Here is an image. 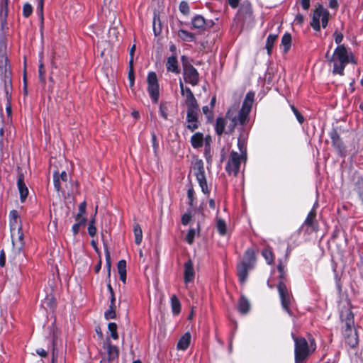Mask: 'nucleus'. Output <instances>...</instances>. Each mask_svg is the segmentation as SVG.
<instances>
[{
  "label": "nucleus",
  "instance_id": "nucleus-5",
  "mask_svg": "<svg viewBox=\"0 0 363 363\" xmlns=\"http://www.w3.org/2000/svg\"><path fill=\"white\" fill-rule=\"evenodd\" d=\"M292 337L295 342V362L303 363L309 355L308 342L302 337H296L294 335Z\"/></svg>",
  "mask_w": 363,
  "mask_h": 363
},
{
  "label": "nucleus",
  "instance_id": "nucleus-61",
  "mask_svg": "<svg viewBox=\"0 0 363 363\" xmlns=\"http://www.w3.org/2000/svg\"><path fill=\"white\" fill-rule=\"evenodd\" d=\"M334 37H335V41L337 44L340 43L343 39L342 34L340 33H337V32H335L334 33Z\"/></svg>",
  "mask_w": 363,
  "mask_h": 363
},
{
  "label": "nucleus",
  "instance_id": "nucleus-17",
  "mask_svg": "<svg viewBox=\"0 0 363 363\" xmlns=\"http://www.w3.org/2000/svg\"><path fill=\"white\" fill-rule=\"evenodd\" d=\"M18 189L20 193L21 201L24 202L28 194V189L24 182V176L23 174L18 175L17 182Z\"/></svg>",
  "mask_w": 363,
  "mask_h": 363
},
{
  "label": "nucleus",
  "instance_id": "nucleus-22",
  "mask_svg": "<svg viewBox=\"0 0 363 363\" xmlns=\"http://www.w3.org/2000/svg\"><path fill=\"white\" fill-rule=\"evenodd\" d=\"M316 211L313 208L308 213L304 225L309 227L312 230H317V222L315 220Z\"/></svg>",
  "mask_w": 363,
  "mask_h": 363
},
{
  "label": "nucleus",
  "instance_id": "nucleus-48",
  "mask_svg": "<svg viewBox=\"0 0 363 363\" xmlns=\"http://www.w3.org/2000/svg\"><path fill=\"white\" fill-rule=\"evenodd\" d=\"M291 42V35L289 33H285L281 39L282 45H289Z\"/></svg>",
  "mask_w": 363,
  "mask_h": 363
},
{
  "label": "nucleus",
  "instance_id": "nucleus-58",
  "mask_svg": "<svg viewBox=\"0 0 363 363\" xmlns=\"http://www.w3.org/2000/svg\"><path fill=\"white\" fill-rule=\"evenodd\" d=\"M277 38V35H269L266 45H273Z\"/></svg>",
  "mask_w": 363,
  "mask_h": 363
},
{
  "label": "nucleus",
  "instance_id": "nucleus-7",
  "mask_svg": "<svg viewBox=\"0 0 363 363\" xmlns=\"http://www.w3.org/2000/svg\"><path fill=\"white\" fill-rule=\"evenodd\" d=\"M193 169L202 191L205 194H208L209 191L206 179L203 161L201 160H196L193 164Z\"/></svg>",
  "mask_w": 363,
  "mask_h": 363
},
{
  "label": "nucleus",
  "instance_id": "nucleus-30",
  "mask_svg": "<svg viewBox=\"0 0 363 363\" xmlns=\"http://www.w3.org/2000/svg\"><path fill=\"white\" fill-rule=\"evenodd\" d=\"M250 303L248 300L242 296L238 303V310L241 313L245 314L247 313L250 310Z\"/></svg>",
  "mask_w": 363,
  "mask_h": 363
},
{
  "label": "nucleus",
  "instance_id": "nucleus-60",
  "mask_svg": "<svg viewBox=\"0 0 363 363\" xmlns=\"http://www.w3.org/2000/svg\"><path fill=\"white\" fill-rule=\"evenodd\" d=\"M88 233L91 237H94L96 235V228L95 227V225H89Z\"/></svg>",
  "mask_w": 363,
  "mask_h": 363
},
{
  "label": "nucleus",
  "instance_id": "nucleus-47",
  "mask_svg": "<svg viewBox=\"0 0 363 363\" xmlns=\"http://www.w3.org/2000/svg\"><path fill=\"white\" fill-rule=\"evenodd\" d=\"M106 266L108 268V276L110 277L111 275V256L110 253L108 250V249H106Z\"/></svg>",
  "mask_w": 363,
  "mask_h": 363
},
{
  "label": "nucleus",
  "instance_id": "nucleus-11",
  "mask_svg": "<svg viewBox=\"0 0 363 363\" xmlns=\"http://www.w3.org/2000/svg\"><path fill=\"white\" fill-rule=\"evenodd\" d=\"M147 90L155 103H157L160 96V88L155 72H150L147 75Z\"/></svg>",
  "mask_w": 363,
  "mask_h": 363
},
{
  "label": "nucleus",
  "instance_id": "nucleus-39",
  "mask_svg": "<svg viewBox=\"0 0 363 363\" xmlns=\"http://www.w3.org/2000/svg\"><path fill=\"white\" fill-rule=\"evenodd\" d=\"M43 4L44 0H38L37 12L38 13L41 23H43Z\"/></svg>",
  "mask_w": 363,
  "mask_h": 363
},
{
  "label": "nucleus",
  "instance_id": "nucleus-59",
  "mask_svg": "<svg viewBox=\"0 0 363 363\" xmlns=\"http://www.w3.org/2000/svg\"><path fill=\"white\" fill-rule=\"evenodd\" d=\"M186 128L190 130L191 132H194L196 129L199 128V122H191V123H188Z\"/></svg>",
  "mask_w": 363,
  "mask_h": 363
},
{
  "label": "nucleus",
  "instance_id": "nucleus-16",
  "mask_svg": "<svg viewBox=\"0 0 363 363\" xmlns=\"http://www.w3.org/2000/svg\"><path fill=\"white\" fill-rule=\"evenodd\" d=\"M0 70L4 74L9 72V59L6 47H0Z\"/></svg>",
  "mask_w": 363,
  "mask_h": 363
},
{
  "label": "nucleus",
  "instance_id": "nucleus-3",
  "mask_svg": "<svg viewBox=\"0 0 363 363\" xmlns=\"http://www.w3.org/2000/svg\"><path fill=\"white\" fill-rule=\"evenodd\" d=\"M9 0H1L0 2V45L12 43L10 29L7 22L9 14Z\"/></svg>",
  "mask_w": 363,
  "mask_h": 363
},
{
  "label": "nucleus",
  "instance_id": "nucleus-21",
  "mask_svg": "<svg viewBox=\"0 0 363 363\" xmlns=\"http://www.w3.org/2000/svg\"><path fill=\"white\" fill-rule=\"evenodd\" d=\"M187 107V115H186V121L188 123H191V122L198 121V113L199 111V106H186Z\"/></svg>",
  "mask_w": 363,
  "mask_h": 363
},
{
  "label": "nucleus",
  "instance_id": "nucleus-54",
  "mask_svg": "<svg viewBox=\"0 0 363 363\" xmlns=\"http://www.w3.org/2000/svg\"><path fill=\"white\" fill-rule=\"evenodd\" d=\"M332 141L334 145L337 146L338 148L341 147V141L336 133L332 136Z\"/></svg>",
  "mask_w": 363,
  "mask_h": 363
},
{
  "label": "nucleus",
  "instance_id": "nucleus-45",
  "mask_svg": "<svg viewBox=\"0 0 363 363\" xmlns=\"http://www.w3.org/2000/svg\"><path fill=\"white\" fill-rule=\"evenodd\" d=\"M118 274L126 273V262L123 259L120 260L118 262Z\"/></svg>",
  "mask_w": 363,
  "mask_h": 363
},
{
  "label": "nucleus",
  "instance_id": "nucleus-40",
  "mask_svg": "<svg viewBox=\"0 0 363 363\" xmlns=\"http://www.w3.org/2000/svg\"><path fill=\"white\" fill-rule=\"evenodd\" d=\"M33 13V7L29 3H26L23 6V16L28 18Z\"/></svg>",
  "mask_w": 363,
  "mask_h": 363
},
{
  "label": "nucleus",
  "instance_id": "nucleus-51",
  "mask_svg": "<svg viewBox=\"0 0 363 363\" xmlns=\"http://www.w3.org/2000/svg\"><path fill=\"white\" fill-rule=\"evenodd\" d=\"M160 112L164 119H167V108L164 104H161L160 106Z\"/></svg>",
  "mask_w": 363,
  "mask_h": 363
},
{
  "label": "nucleus",
  "instance_id": "nucleus-24",
  "mask_svg": "<svg viewBox=\"0 0 363 363\" xmlns=\"http://www.w3.org/2000/svg\"><path fill=\"white\" fill-rule=\"evenodd\" d=\"M191 342V335L189 333H186L179 340L177 343V349L181 350H186L189 346Z\"/></svg>",
  "mask_w": 363,
  "mask_h": 363
},
{
  "label": "nucleus",
  "instance_id": "nucleus-13",
  "mask_svg": "<svg viewBox=\"0 0 363 363\" xmlns=\"http://www.w3.org/2000/svg\"><path fill=\"white\" fill-rule=\"evenodd\" d=\"M184 79L186 83L196 86L199 82V74L192 65H186L183 69Z\"/></svg>",
  "mask_w": 363,
  "mask_h": 363
},
{
  "label": "nucleus",
  "instance_id": "nucleus-34",
  "mask_svg": "<svg viewBox=\"0 0 363 363\" xmlns=\"http://www.w3.org/2000/svg\"><path fill=\"white\" fill-rule=\"evenodd\" d=\"M216 228L218 233L221 235H225L226 234L227 226L225 222L221 218H217L216 220Z\"/></svg>",
  "mask_w": 363,
  "mask_h": 363
},
{
  "label": "nucleus",
  "instance_id": "nucleus-53",
  "mask_svg": "<svg viewBox=\"0 0 363 363\" xmlns=\"http://www.w3.org/2000/svg\"><path fill=\"white\" fill-rule=\"evenodd\" d=\"M6 111V113H7V122H9L11 120V113H12L11 101H7Z\"/></svg>",
  "mask_w": 363,
  "mask_h": 363
},
{
  "label": "nucleus",
  "instance_id": "nucleus-10",
  "mask_svg": "<svg viewBox=\"0 0 363 363\" xmlns=\"http://www.w3.org/2000/svg\"><path fill=\"white\" fill-rule=\"evenodd\" d=\"M242 158V155L235 151H232L230 153L229 159L225 167V169L229 174H233L235 177L238 175Z\"/></svg>",
  "mask_w": 363,
  "mask_h": 363
},
{
  "label": "nucleus",
  "instance_id": "nucleus-26",
  "mask_svg": "<svg viewBox=\"0 0 363 363\" xmlns=\"http://www.w3.org/2000/svg\"><path fill=\"white\" fill-rule=\"evenodd\" d=\"M192 26L195 29L205 30L207 27V23L203 16H196L192 19Z\"/></svg>",
  "mask_w": 363,
  "mask_h": 363
},
{
  "label": "nucleus",
  "instance_id": "nucleus-25",
  "mask_svg": "<svg viewBox=\"0 0 363 363\" xmlns=\"http://www.w3.org/2000/svg\"><path fill=\"white\" fill-rule=\"evenodd\" d=\"M9 73L10 72H9L8 73L4 74V90L7 101L11 100L12 85L11 80L9 77Z\"/></svg>",
  "mask_w": 363,
  "mask_h": 363
},
{
  "label": "nucleus",
  "instance_id": "nucleus-29",
  "mask_svg": "<svg viewBox=\"0 0 363 363\" xmlns=\"http://www.w3.org/2000/svg\"><path fill=\"white\" fill-rule=\"evenodd\" d=\"M252 10L250 2H244L240 9H239L238 14L242 16H250L252 15Z\"/></svg>",
  "mask_w": 363,
  "mask_h": 363
},
{
  "label": "nucleus",
  "instance_id": "nucleus-12",
  "mask_svg": "<svg viewBox=\"0 0 363 363\" xmlns=\"http://www.w3.org/2000/svg\"><path fill=\"white\" fill-rule=\"evenodd\" d=\"M11 233L13 244V252L15 256L20 255L25 245L24 235L22 230L18 228V230L11 232Z\"/></svg>",
  "mask_w": 363,
  "mask_h": 363
},
{
  "label": "nucleus",
  "instance_id": "nucleus-36",
  "mask_svg": "<svg viewBox=\"0 0 363 363\" xmlns=\"http://www.w3.org/2000/svg\"><path fill=\"white\" fill-rule=\"evenodd\" d=\"M108 328L111 332V336L113 339L117 340L118 335L117 333V325L115 323H110L108 325Z\"/></svg>",
  "mask_w": 363,
  "mask_h": 363
},
{
  "label": "nucleus",
  "instance_id": "nucleus-37",
  "mask_svg": "<svg viewBox=\"0 0 363 363\" xmlns=\"http://www.w3.org/2000/svg\"><path fill=\"white\" fill-rule=\"evenodd\" d=\"M11 232L18 230V228L22 230L21 219H11L10 220Z\"/></svg>",
  "mask_w": 363,
  "mask_h": 363
},
{
  "label": "nucleus",
  "instance_id": "nucleus-23",
  "mask_svg": "<svg viewBox=\"0 0 363 363\" xmlns=\"http://www.w3.org/2000/svg\"><path fill=\"white\" fill-rule=\"evenodd\" d=\"M185 104L186 106H194L199 105L197 101L192 93L191 90L189 87L185 88Z\"/></svg>",
  "mask_w": 363,
  "mask_h": 363
},
{
  "label": "nucleus",
  "instance_id": "nucleus-32",
  "mask_svg": "<svg viewBox=\"0 0 363 363\" xmlns=\"http://www.w3.org/2000/svg\"><path fill=\"white\" fill-rule=\"evenodd\" d=\"M135 242L137 245H140L143 240V231L139 224L136 223L133 228Z\"/></svg>",
  "mask_w": 363,
  "mask_h": 363
},
{
  "label": "nucleus",
  "instance_id": "nucleus-2",
  "mask_svg": "<svg viewBox=\"0 0 363 363\" xmlns=\"http://www.w3.org/2000/svg\"><path fill=\"white\" fill-rule=\"evenodd\" d=\"M341 320L345 323L344 335L346 343L350 347H354L358 344L357 332L353 330L354 315L350 308L342 310L340 313Z\"/></svg>",
  "mask_w": 363,
  "mask_h": 363
},
{
  "label": "nucleus",
  "instance_id": "nucleus-44",
  "mask_svg": "<svg viewBox=\"0 0 363 363\" xmlns=\"http://www.w3.org/2000/svg\"><path fill=\"white\" fill-rule=\"evenodd\" d=\"M38 72H39L40 81L41 82L44 83L45 82V70L44 68V65L42 62L39 65Z\"/></svg>",
  "mask_w": 363,
  "mask_h": 363
},
{
  "label": "nucleus",
  "instance_id": "nucleus-18",
  "mask_svg": "<svg viewBox=\"0 0 363 363\" xmlns=\"http://www.w3.org/2000/svg\"><path fill=\"white\" fill-rule=\"evenodd\" d=\"M194 277V270L193 268V262L191 259L184 264V282L186 284L193 281Z\"/></svg>",
  "mask_w": 363,
  "mask_h": 363
},
{
  "label": "nucleus",
  "instance_id": "nucleus-42",
  "mask_svg": "<svg viewBox=\"0 0 363 363\" xmlns=\"http://www.w3.org/2000/svg\"><path fill=\"white\" fill-rule=\"evenodd\" d=\"M86 203L83 201L79 206V213L77 214L75 219H79L86 213Z\"/></svg>",
  "mask_w": 363,
  "mask_h": 363
},
{
  "label": "nucleus",
  "instance_id": "nucleus-63",
  "mask_svg": "<svg viewBox=\"0 0 363 363\" xmlns=\"http://www.w3.org/2000/svg\"><path fill=\"white\" fill-rule=\"evenodd\" d=\"M294 22L296 24L301 25L303 23V15L301 14V13L297 14L296 18H295Z\"/></svg>",
  "mask_w": 363,
  "mask_h": 363
},
{
  "label": "nucleus",
  "instance_id": "nucleus-28",
  "mask_svg": "<svg viewBox=\"0 0 363 363\" xmlns=\"http://www.w3.org/2000/svg\"><path fill=\"white\" fill-rule=\"evenodd\" d=\"M167 69L168 71H171L172 72L179 73V70L177 66V60L176 57L172 56L168 57L167 62L166 64Z\"/></svg>",
  "mask_w": 363,
  "mask_h": 363
},
{
  "label": "nucleus",
  "instance_id": "nucleus-31",
  "mask_svg": "<svg viewBox=\"0 0 363 363\" xmlns=\"http://www.w3.org/2000/svg\"><path fill=\"white\" fill-rule=\"evenodd\" d=\"M171 306L173 313L178 315L181 311V303L176 295H173L171 297Z\"/></svg>",
  "mask_w": 363,
  "mask_h": 363
},
{
  "label": "nucleus",
  "instance_id": "nucleus-8",
  "mask_svg": "<svg viewBox=\"0 0 363 363\" xmlns=\"http://www.w3.org/2000/svg\"><path fill=\"white\" fill-rule=\"evenodd\" d=\"M254 96L255 93L252 91H250L246 94L242 108L238 113V120L240 121V124L242 125H245L247 121L248 114L251 111L254 101Z\"/></svg>",
  "mask_w": 363,
  "mask_h": 363
},
{
  "label": "nucleus",
  "instance_id": "nucleus-50",
  "mask_svg": "<svg viewBox=\"0 0 363 363\" xmlns=\"http://www.w3.org/2000/svg\"><path fill=\"white\" fill-rule=\"evenodd\" d=\"M191 219V215L190 213H184L182 217V223L184 225H186L189 224Z\"/></svg>",
  "mask_w": 363,
  "mask_h": 363
},
{
  "label": "nucleus",
  "instance_id": "nucleus-56",
  "mask_svg": "<svg viewBox=\"0 0 363 363\" xmlns=\"http://www.w3.org/2000/svg\"><path fill=\"white\" fill-rule=\"evenodd\" d=\"M45 303L52 308L55 306V299L53 297H47Z\"/></svg>",
  "mask_w": 363,
  "mask_h": 363
},
{
  "label": "nucleus",
  "instance_id": "nucleus-6",
  "mask_svg": "<svg viewBox=\"0 0 363 363\" xmlns=\"http://www.w3.org/2000/svg\"><path fill=\"white\" fill-rule=\"evenodd\" d=\"M329 15L328 11L323 5L318 4L313 14L311 23L312 28L316 31L320 30V18H321L322 26L325 28L328 23Z\"/></svg>",
  "mask_w": 363,
  "mask_h": 363
},
{
  "label": "nucleus",
  "instance_id": "nucleus-35",
  "mask_svg": "<svg viewBox=\"0 0 363 363\" xmlns=\"http://www.w3.org/2000/svg\"><path fill=\"white\" fill-rule=\"evenodd\" d=\"M262 256L265 258L269 264H272L274 262L273 253L269 248H265L262 252Z\"/></svg>",
  "mask_w": 363,
  "mask_h": 363
},
{
  "label": "nucleus",
  "instance_id": "nucleus-49",
  "mask_svg": "<svg viewBox=\"0 0 363 363\" xmlns=\"http://www.w3.org/2000/svg\"><path fill=\"white\" fill-rule=\"evenodd\" d=\"M179 10L184 14L188 13L189 11V7L188 4L185 1L181 2L179 5Z\"/></svg>",
  "mask_w": 363,
  "mask_h": 363
},
{
  "label": "nucleus",
  "instance_id": "nucleus-57",
  "mask_svg": "<svg viewBox=\"0 0 363 363\" xmlns=\"http://www.w3.org/2000/svg\"><path fill=\"white\" fill-rule=\"evenodd\" d=\"M152 146L154 148V151L155 153H157V151L159 147V144L157 141V136H156L155 133H152Z\"/></svg>",
  "mask_w": 363,
  "mask_h": 363
},
{
  "label": "nucleus",
  "instance_id": "nucleus-9",
  "mask_svg": "<svg viewBox=\"0 0 363 363\" xmlns=\"http://www.w3.org/2000/svg\"><path fill=\"white\" fill-rule=\"evenodd\" d=\"M277 289L281 299V303L283 308L290 315L291 311L290 306L292 301V295L289 291L286 284L283 281L278 284Z\"/></svg>",
  "mask_w": 363,
  "mask_h": 363
},
{
  "label": "nucleus",
  "instance_id": "nucleus-14",
  "mask_svg": "<svg viewBox=\"0 0 363 363\" xmlns=\"http://www.w3.org/2000/svg\"><path fill=\"white\" fill-rule=\"evenodd\" d=\"M68 180V176L65 171L59 174L55 171L53 174V183L57 191H63V186H66Z\"/></svg>",
  "mask_w": 363,
  "mask_h": 363
},
{
  "label": "nucleus",
  "instance_id": "nucleus-33",
  "mask_svg": "<svg viewBox=\"0 0 363 363\" xmlns=\"http://www.w3.org/2000/svg\"><path fill=\"white\" fill-rule=\"evenodd\" d=\"M226 123L223 118H218L216 120V131L218 135H221L225 129Z\"/></svg>",
  "mask_w": 363,
  "mask_h": 363
},
{
  "label": "nucleus",
  "instance_id": "nucleus-20",
  "mask_svg": "<svg viewBox=\"0 0 363 363\" xmlns=\"http://www.w3.org/2000/svg\"><path fill=\"white\" fill-rule=\"evenodd\" d=\"M152 28L155 36L159 35L162 30L163 23L159 13H154Z\"/></svg>",
  "mask_w": 363,
  "mask_h": 363
},
{
  "label": "nucleus",
  "instance_id": "nucleus-4",
  "mask_svg": "<svg viewBox=\"0 0 363 363\" xmlns=\"http://www.w3.org/2000/svg\"><path fill=\"white\" fill-rule=\"evenodd\" d=\"M256 262V256L253 249H247L245 252L244 259L237 266V274L241 283L245 282L248 271L252 269Z\"/></svg>",
  "mask_w": 363,
  "mask_h": 363
},
{
  "label": "nucleus",
  "instance_id": "nucleus-64",
  "mask_svg": "<svg viewBox=\"0 0 363 363\" xmlns=\"http://www.w3.org/2000/svg\"><path fill=\"white\" fill-rule=\"evenodd\" d=\"M301 6L304 10H308L310 7V0H301Z\"/></svg>",
  "mask_w": 363,
  "mask_h": 363
},
{
  "label": "nucleus",
  "instance_id": "nucleus-1",
  "mask_svg": "<svg viewBox=\"0 0 363 363\" xmlns=\"http://www.w3.org/2000/svg\"><path fill=\"white\" fill-rule=\"evenodd\" d=\"M325 57L333 64V72L340 75L344 74V69L348 63H357L352 52L346 47H336L332 53L328 50L325 54Z\"/></svg>",
  "mask_w": 363,
  "mask_h": 363
},
{
  "label": "nucleus",
  "instance_id": "nucleus-55",
  "mask_svg": "<svg viewBox=\"0 0 363 363\" xmlns=\"http://www.w3.org/2000/svg\"><path fill=\"white\" fill-rule=\"evenodd\" d=\"M194 189L192 187L189 188L188 189V191H187V196H188V198L189 199V205L191 206H193V202H194Z\"/></svg>",
  "mask_w": 363,
  "mask_h": 363
},
{
  "label": "nucleus",
  "instance_id": "nucleus-19",
  "mask_svg": "<svg viewBox=\"0 0 363 363\" xmlns=\"http://www.w3.org/2000/svg\"><path fill=\"white\" fill-rule=\"evenodd\" d=\"M226 118L230 121V123L228 125V130L226 131V133H231L235 127L240 123L238 120V113H234L231 110L228 111L226 113Z\"/></svg>",
  "mask_w": 363,
  "mask_h": 363
},
{
  "label": "nucleus",
  "instance_id": "nucleus-15",
  "mask_svg": "<svg viewBox=\"0 0 363 363\" xmlns=\"http://www.w3.org/2000/svg\"><path fill=\"white\" fill-rule=\"evenodd\" d=\"M104 349L106 350L108 361L111 362L118 359L119 350L116 346L112 345L108 340L104 342Z\"/></svg>",
  "mask_w": 363,
  "mask_h": 363
},
{
  "label": "nucleus",
  "instance_id": "nucleus-43",
  "mask_svg": "<svg viewBox=\"0 0 363 363\" xmlns=\"http://www.w3.org/2000/svg\"><path fill=\"white\" fill-rule=\"evenodd\" d=\"M104 316L106 319H114L116 318L115 307L110 306L109 310L105 312Z\"/></svg>",
  "mask_w": 363,
  "mask_h": 363
},
{
  "label": "nucleus",
  "instance_id": "nucleus-41",
  "mask_svg": "<svg viewBox=\"0 0 363 363\" xmlns=\"http://www.w3.org/2000/svg\"><path fill=\"white\" fill-rule=\"evenodd\" d=\"M195 235H196L195 229L191 228L189 230L188 233L185 238V240L189 245H191L194 242Z\"/></svg>",
  "mask_w": 363,
  "mask_h": 363
},
{
  "label": "nucleus",
  "instance_id": "nucleus-46",
  "mask_svg": "<svg viewBox=\"0 0 363 363\" xmlns=\"http://www.w3.org/2000/svg\"><path fill=\"white\" fill-rule=\"evenodd\" d=\"M56 338L55 337H54L53 338V341H52V345H53V348H52V362L51 363H56V361H57V351L56 350Z\"/></svg>",
  "mask_w": 363,
  "mask_h": 363
},
{
  "label": "nucleus",
  "instance_id": "nucleus-38",
  "mask_svg": "<svg viewBox=\"0 0 363 363\" xmlns=\"http://www.w3.org/2000/svg\"><path fill=\"white\" fill-rule=\"evenodd\" d=\"M178 35L181 39L186 41H190L193 39V35L184 30H179Z\"/></svg>",
  "mask_w": 363,
  "mask_h": 363
},
{
  "label": "nucleus",
  "instance_id": "nucleus-62",
  "mask_svg": "<svg viewBox=\"0 0 363 363\" xmlns=\"http://www.w3.org/2000/svg\"><path fill=\"white\" fill-rule=\"evenodd\" d=\"M328 6L333 9H337L339 6V4L337 0H330Z\"/></svg>",
  "mask_w": 363,
  "mask_h": 363
},
{
  "label": "nucleus",
  "instance_id": "nucleus-27",
  "mask_svg": "<svg viewBox=\"0 0 363 363\" xmlns=\"http://www.w3.org/2000/svg\"><path fill=\"white\" fill-rule=\"evenodd\" d=\"M203 142V135L201 133H196L191 138V143L194 148L202 147Z\"/></svg>",
  "mask_w": 363,
  "mask_h": 363
},
{
  "label": "nucleus",
  "instance_id": "nucleus-52",
  "mask_svg": "<svg viewBox=\"0 0 363 363\" xmlns=\"http://www.w3.org/2000/svg\"><path fill=\"white\" fill-rule=\"evenodd\" d=\"M129 71H128V79H135L134 68L132 61L128 62Z\"/></svg>",
  "mask_w": 363,
  "mask_h": 363
}]
</instances>
